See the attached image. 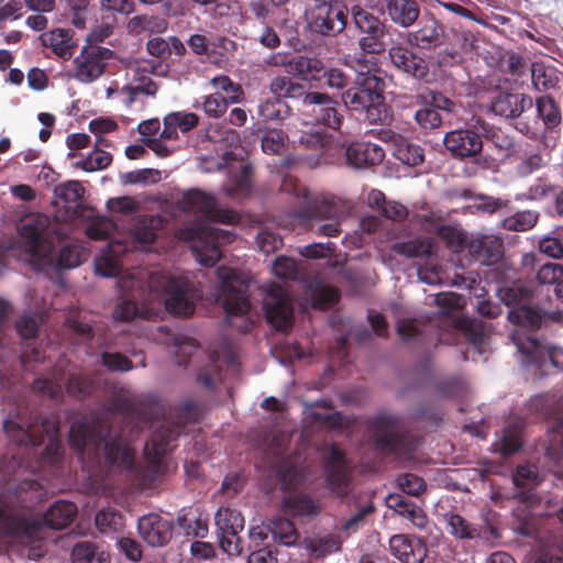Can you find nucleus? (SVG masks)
<instances>
[{
    "label": "nucleus",
    "instance_id": "f257e3e1",
    "mask_svg": "<svg viewBox=\"0 0 563 563\" xmlns=\"http://www.w3.org/2000/svg\"><path fill=\"white\" fill-rule=\"evenodd\" d=\"M41 490V484L33 478L7 485L0 495V539L33 544L44 538L46 527L62 530L74 521L77 506L71 501H55L42 517L25 510L27 504L40 499Z\"/></svg>",
    "mask_w": 563,
    "mask_h": 563
},
{
    "label": "nucleus",
    "instance_id": "f03ea898",
    "mask_svg": "<svg viewBox=\"0 0 563 563\" xmlns=\"http://www.w3.org/2000/svg\"><path fill=\"white\" fill-rule=\"evenodd\" d=\"M108 410L135 420L137 426L144 424L154 429L145 445L143 457H164L176 446L178 437L187 423H196L202 416L201 406L190 399L177 405L168 416L164 405L153 397L117 395L109 401Z\"/></svg>",
    "mask_w": 563,
    "mask_h": 563
},
{
    "label": "nucleus",
    "instance_id": "7ed1b4c3",
    "mask_svg": "<svg viewBox=\"0 0 563 563\" xmlns=\"http://www.w3.org/2000/svg\"><path fill=\"white\" fill-rule=\"evenodd\" d=\"M81 467L97 462L98 470L90 475L97 484L110 486L126 484L143 490L161 482L169 471L168 460H80Z\"/></svg>",
    "mask_w": 563,
    "mask_h": 563
},
{
    "label": "nucleus",
    "instance_id": "20e7f679",
    "mask_svg": "<svg viewBox=\"0 0 563 563\" xmlns=\"http://www.w3.org/2000/svg\"><path fill=\"white\" fill-rule=\"evenodd\" d=\"M385 80L371 70L358 71L352 85L342 91L344 107L353 112L365 113L371 124H387L391 117L385 102Z\"/></svg>",
    "mask_w": 563,
    "mask_h": 563
},
{
    "label": "nucleus",
    "instance_id": "39448f33",
    "mask_svg": "<svg viewBox=\"0 0 563 563\" xmlns=\"http://www.w3.org/2000/svg\"><path fill=\"white\" fill-rule=\"evenodd\" d=\"M366 428L378 452L411 454L419 445V438L407 431L396 415L379 412L367 419Z\"/></svg>",
    "mask_w": 563,
    "mask_h": 563
},
{
    "label": "nucleus",
    "instance_id": "423d86ee",
    "mask_svg": "<svg viewBox=\"0 0 563 563\" xmlns=\"http://www.w3.org/2000/svg\"><path fill=\"white\" fill-rule=\"evenodd\" d=\"M526 409L534 419L552 421L545 457H563V397L536 395L527 401Z\"/></svg>",
    "mask_w": 563,
    "mask_h": 563
},
{
    "label": "nucleus",
    "instance_id": "0eeeda50",
    "mask_svg": "<svg viewBox=\"0 0 563 563\" xmlns=\"http://www.w3.org/2000/svg\"><path fill=\"white\" fill-rule=\"evenodd\" d=\"M483 136L494 139L496 133L484 119L473 118L467 128L445 133L443 145L453 158L464 161L482 152Z\"/></svg>",
    "mask_w": 563,
    "mask_h": 563
},
{
    "label": "nucleus",
    "instance_id": "6e6552de",
    "mask_svg": "<svg viewBox=\"0 0 563 563\" xmlns=\"http://www.w3.org/2000/svg\"><path fill=\"white\" fill-rule=\"evenodd\" d=\"M351 16L358 32L357 47L364 56H379L388 48L386 36L388 26L373 12L355 4L351 8Z\"/></svg>",
    "mask_w": 563,
    "mask_h": 563
},
{
    "label": "nucleus",
    "instance_id": "1a4fd4ad",
    "mask_svg": "<svg viewBox=\"0 0 563 563\" xmlns=\"http://www.w3.org/2000/svg\"><path fill=\"white\" fill-rule=\"evenodd\" d=\"M303 18L312 33L321 36H336L346 29L349 9L343 1L325 0L307 9Z\"/></svg>",
    "mask_w": 563,
    "mask_h": 563
},
{
    "label": "nucleus",
    "instance_id": "9d476101",
    "mask_svg": "<svg viewBox=\"0 0 563 563\" xmlns=\"http://www.w3.org/2000/svg\"><path fill=\"white\" fill-rule=\"evenodd\" d=\"M307 460H261L257 468L267 467L266 479L272 487L280 486L284 492H290L305 485L311 478Z\"/></svg>",
    "mask_w": 563,
    "mask_h": 563
},
{
    "label": "nucleus",
    "instance_id": "9b49d317",
    "mask_svg": "<svg viewBox=\"0 0 563 563\" xmlns=\"http://www.w3.org/2000/svg\"><path fill=\"white\" fill-rule=\"evenodd\" d=\"M151 287L162 291L166 310L169 313L176 316L194 313V288L188 279L162 275L158 278H152Z\"/></svg>",
    "mask_w": 563,
    "mask_h": 563
},
{
    "label": "nucleus",
    "instance_id": "f8f14e48",
    "mask_svg": "<svg viewBox=\"0 0 563 563\" xmlns=\"http://www.w3.org/2000/svg\"><path fill=\"white\" fill-rule=\"evenodd\" d=\"M7 435L18 445H37L42 442L41 434L36 429L41 428L46 433L49 432L47 421L35 410L18 407L14 415H10L3 422Z\"/></svg>",
    "mask_w": 563,
    "mask_h": 563
},
{
    "label": "nucleus",
    "instance_id": "ddd939ff",
    "mask_svg": "<svg viewBox=\"0 0 563 563\" xmlns=\"http://www.w3.org/2000/svg\"><path fill=\"white\" fill-rule=\"evenodd\" d=\"M511 342L520 355V362L525 366H537L541 368L547 360L558 368L563 369V349L551 345L544 346L539 340L532 335H526L522 331L517 330L511 334Z\"/></svg>",
    "mask_w": 563,
    "mask_h": 563
},
{
    "label": "nucleus",
    "instance_id": "4468645a",
    "mask_svg": "<svg viewBox=\"0 0 563 563\" xmlns=\"http://www.w3.org/2000/svg\"><path fill=\"white\" fill-rule=\"evenodd\" d=\"M220 280L219 300L229 316L246 314L251 308L247 298L246 284L240 278L236 271L230 267L220 266L217 269Z\"/></svg>",
    "mask_w": 563,
    "mask_h": 563
},
{
    "label": "nucleus",
    "instance_id": "2eb2a0df",
    "mask_svg": "<svg viewBox=\"0 0 563 563\" xmlns=\"http://www.w3.org/2000/svg\"><path fill=\"white\" fill-rule=\"evenodd\" d=\"M178 207L184 212L199 213L209 220L224 224H234L241 219L234 210L218 208L216 197L198 188L183 192L178 200Z\"/></svg>",
    "mask_w": 563,
    "mask_h": 563
},
{
    "label": "nucleus",
    "instance_id": "dca6fc26",
    "mask_svg": "<svg viewBox=\"0 0 563 563\" xmlns=\"http://www.w3.org/2000/svg\"><path fill=\"white\" fill-rule=\"evenodd\" d=\"M112 433L110 429L100 423H88L86 421H75L69 429V444L79 454L86 450L104 451L103 457H113L109 452L112 445Z\"/></svg>",
    "mask_w": 563,
    "mask_h": 563
},
{
    "label": "nucleus",
    "instance_id": "f3484780",
    "mask_svg": "<svg viewBox=\"0 0 563 563\" xmlns=\"http://www.w3.org/2000/svg\"><path fill=\"white\" fill-rule=\"evenodd\" d=\"M113 57V52L107 47L87 44L73 60L74 68L69 77L89 84L101 77L107 62Z\"/></svg>",
    "mask_w": 563,
    "mask_h": 563
},
{
    "label": "nucleus",
    "instance_id": "a211bd4d",
    "mask_svg": "<svg viewBox=\"0 0 563 563\" xmlns=\"http://www.w3.org/2000/svg\"><path fill=\"white\" fill-rule=\"evenodd\" d=\"M263 309L267 322L277 331H288L292 325L294 307L285 289L272 283L267 286Z\"/></svg>",
    "mask_w": 563,
    "mask_h": 563
},
{
    "label": "nucleus",
    "instance_id": "6ab92c4d",
    "mask_svg": "<svg viewBox=\"0 0 563 563\" xmlns=\"http://www.w3.org/2000/svg\"><path fill=\"white\" fill-rule=\"evenodd\" d=\"M235 235L227 230L203 227L190 250L195 258L206 267L214 266L221 258V244L233 242Z\"/></svg>",
    "mask_w": 563,
    "mask_h": 563
},
{
    "label": "nucleus",
    "instance_id": "aec40b11",
    "mask_svg": "<svg viewBox=\"0 0 563 563\" xmlns=\"http://www.w3.org/2000/svg\"><path fill=\"white\" fill-rule=\"evenodd\" d=\"M214 521L221 549L230 555L242 551L240 532L244 529V517L230 507H220Z\"/></svg>",
    "mask_w": 563,
    "mask_h": 563
},
{
    "label": "nucleus",
    "instance_id": "412c9836",
    "mask_svg": "<svg viewBox=\"0 0 563 563\" xmlns=\"http://www.w3.org/2000/svg\"><path fill=\"white\" fill-rule=\"evenodd\" d=\"M303 109L313 117L316 122L332 130H339L344 120L339 111V101L327 92H308L303 100Z\"/></svg>",
    "mask_w": 563,
    "mask_h": 563
},
{
    "label": "nucleus",
    "instance_id": "4be33fe9",
    "mask_svg": "<svg viewBox=\"0 0 563 563\" xmlns=\"http://www.w3.org/2000/svg\"><path fill=\"white\" fill-rule=\"evenodd\" d=\"M391 65L399 71L420 81H428L429 66L426 59L400 43L387 48Z\"/></svg>",
    "mask_w": 563,
    "mask_h": 563
},
{
    "label": "nucleus",
    "instance_id": "5701e85b",
    "mask_svg": "<svg viewBox=\"0 0 563 563\" xmlns=\"http://www.w3.org/2000/svg\"><path fill=\"white\" fill-rule=\"evenodd\" d=\"M350 460H324V486L336 498L344 499L353 489Z\"/></svg>",
    "mask_w": 563,
    "mask_h": 563
},
{
    "label": "nucleus",
    "instance_id": "b1692460",
    "mask_svg": "<svg viewBox=\"0 0 563 563\" xmlns=\"http://www.w3.org/2000/svg\"><path fill=\"white\" fill-rule=\"evenodd\" d=\"M336 151L340 152L345 164L353 168L376 166L385 158L383 147L367 141H355L345 147H336Z\"/></svg>",
    "mask_w": 563,
    "mask_h": 563
},
{
    "label": "nucleus",
    "instance_id": "393cba45",
    "mask_svg": "<svg viewBox=\"0 0 563 563\" xmlns=\"http://www.w3.org/2000/svg\"><path fill=\"white\" fill-rule=\"evenodd\" d=\"M268 64L282 65L287 68V71L294 76L299 77L305 81H317L321 79V74L324 69V63L316 57L308 55H295L288 58L286 55L278 54L273 56Z\"/></svg>",
    "mask_w": 563,
    "mask_h": 563
},
{
    "label": "nucleus",
    "instance_id": "a878e982",
    "mask_svg": "<svg viewBox=\"0 0 563 563\" xmlns=\"http://www.w3.org/2000/svg\"><path fill=\"white\" fill-rule=\"evenodd\" d=\"M389 550L401 563H423L428 554L426 541L408 533L394 534L389 539Z\"/></svg>",
    "mask_w": 563,
    "mask_h": 563
},
{
    "label": "nucleus",
    "instance_id": "bb28decb",
    "mask_svg": "<svg viewBox=\"0 0 563 563\" xmlns=\"http://www.w3.org/2000/svg\"><path fill=\"white\" fill-rule=\"evenodd\" d=\"M49 223V218L42 213H33L22 219L18 231L32 255L45 256L43 235Z\"/></svg>",
    "mask_w": 563,
    "mask_h": 563
},
{
    "label": "nucleus",
    "instance_id": "cd10ccee",
    "mask_svg": "<svg viewBox=\"0 0 563 563\" xmlns=\"http://www.w3.org/2000/svg\"><path fill=\"white\" fill-rule=\"evenodd\" d=\"M386 506L407 526L423 531L430 525L423 508L400 494H389L386 497Z\"/></svg>",
    "mask_w": 563,
    "mask_h": 563
},
{
    "label": "nucleus",
    "instance_id": "c85d7f7f",
    "mask_svg": "<svg viewBox=\"0 0 563 563\" xmlns=\"http://www.w3.org/2000/svg\"><path fill=\"white\" fill-rule=\"evenodd\" d=\"M137 529L148 545L164 547L173 537L174 523L157 514H148L139 519Z\"/></svg>",
    "mask_w": 563,
    "mask_h": 563
},
{
    "label": "nucleus",
    "instance_id": "c756f323",
    "mask_svg": "<svg viewBox=\"0 0 563 563\" xmlns=\"http://www.w3.org/2000/svg\"><path fill=\"white\" fill-rule=\"evenodd\" d=\"M60 378L65 380L66 393L78 400L90 397L98 388L96 375L75 365L64 368Z\"/></svg>",
    "mask_w": 563,
    "mask_h": 563
},
{
    "label": "nucleus",
    "instance_id": "7c9ffc66",
    "mask_svg": "<svg viewBox=\"0 0 563 563\" xmlns=\"http://www.w3.org/2000/svg\"><path fill=\"white\" fill-rule=\"evenodd\" d=\"M467 251L476 262L495 265L504 256V241L496 235H481L470 240Z\"/></svg>",
    "mask_w": 563,
    "mask_h": 563
},
{
    "label": "nucleus",
    "instance_id": "2f4dec72",
    "mask_svg": "<svg viewBox=\"0 0 563 563\" xmlns=\"http://www.w3.org/2000/svg\"><path fill=\"white\" fill-rule=\"evenodd\" d=\"M251 439L254 444L265 453H271L272 457H284L289 437L274 426H261L252 431Z\"/></svg>",
    "mask_w": 563,
    "mask_h": 563
},
{
    "label": "nucleus",
    "instance_id": "473e14b6",
    "mask_svg": "<svg viewBox=\"0 0 563 563\" xmlns=\"http://www.w3.org/2000/svg\"><path fill=\"white\" fill-rule=\"evenodd\" d=\"M532 107V99L523 93L498 92L490 102L492 111L506 119L519 118L526 108Z\"/></svg>",
    "mask_w": 563,
    "mask_h": 563
},
{
    "label": "nucleus",
    "instance_id": "72a5a7b5",
    "mask_svg": "<svg viewBox=\"0 0 563 563\" xmlns=\"http://www.w3.org/2000/svg\"><path fill=\"white\" fill-rule=\"evenodd\" d=\"M343 540L339 533H317L305 538L302 545L310 560L319 561L341 551Z\"/></svg>",
    "mask_w": 563,
    "mask_h": 563
},
{
    "label": "nucleus",
    "instance_id": "f704fd0d",
    "mask_svg": "<svg viewBox=\"0 0 563 563\" xmlns=\"http://www.w3.org/2000/svg\"><path fill=\"white\" fill-rule=\"evenodd\" d=\"M41 43L44 47H48L52 52L63 60L73 57L77 43L74 40L71 30L55 29L41 34Z\"/></svg>",
    "mask_w": 563,
    "mask_h": 563
},
{
    "label": "nucleus",
    "instance_id": "c9c22d12",
    "mask_svg": "<svg viewBox=\"0 0 563 563\" xmlns=\"http://www.w3.org/2000/svg\"><path fill=\"white\" fill-rule=\"evenodd\" d=\"M154 316V309L139 303L134 294L120 296L112 311L113 319L120 322H130L137 318L151 319Z\"/></svg>",
    "mask_w": 563,
    "mask_h": 563
},
{
    "label": "nucleus",
    "instance_id": "e433bc0d",
    "mask_svg": "<svg viewBox=\"0 0 563 563\" xmlns=\"http://www.w3.org/2000/svg\"><path fill=\"white\" fill-rule=\"evenodd\" d=\"M443 29L435 20L427 21L421 27L407 33L406 42L420 49H433L442 44Z\"/></svg>",
    "mask_w": 563,
    "mask_h": 563
},
{
    "label": "nucleus",
    "instance_id": "4c0bfd02",
    "mask_svg": "<svg viewBox=\"0 0 563 563\" xmlns=\"http://www.w3.org/2000/svg\"><path fill=\"white\" fill-rule=\"evenodd\" d=\"M386 12L396 25L409 27L418 20L420 5L416 0H386Z\"/></svg>",
    "mask_w": 563,
    "mask_h": 563
},
{
    "label": "nucleus",
    "instance_id": "58836bf2",
    "mask_svg": "<svg viewBox=\"0 0 563 563\" xmlns=\"http://www.w3.org/2000/svg\"><path fill=\"white\" fill-rule=\"evenodd\" d=\"M526 419L519 416H510L506 421L500 439V450L504 455L517 453L523 444V431Z\"/></svg>",
    "mask_w": 563,
    "mask_h": 563
},
{
    "label": "nucleus",
    "instance_id": "ea45409f",
    "mask_svg": "<svg viewBox=\"0 0 563 563\" xmlns=\"http://www.w3.org/2000/svg\"><path fill=\"white\" fill-rule=\"evenodd\" d=\"M342 213V206L334 197H322L316 200L311 208L295 213V217L302 222H309L311 220L336 219Z\"/></svg>",
    "mask_w": 563,
    "mask_h": 563
},
{
    "label": "nucleus",
    "instance_id": "a19ab883",
    "mask_svg": "<svg viewBox=\"0 0 563 563\" xmlns=\"http://www.w3.org/2000/svg\"><path fill=\"white\" fill-rule=\"evenodd\" d=\"M283 508L295 517H314L320 512L319 504L308 494H290L283 499Z\"/></svg>",
    "mask_w": 563,
    "mask_h": 563
},
{
    "label": "nucleus",
    "instance_id": "79ce46f5",
    "mask_svg": "<svg viewBox=\"0 0 563 563\" xmlns=\"http://www.w3.org/2000/svg\"><path fill=\"white\" fill-rule=\"evenodd\" d=\"M537 117L543 122L545 131H553L562 123V112L559 103L550 95L536 99Z\"/></svg>",
    "mask_w": 563,
    "mask_h": 563
},
{
    "label": "nucleus",
    "instance_id": "37998d69",
    "mask_svg": "<svg viewBox=\"0 0 563 563\" xmlns=\"http://www.w3.org/2000/svg\"><path fill=\"white\" fill-rule=\"evenodd\" d=\"M269 91L272 95L280 98V100H300L302 106L305 97L309 92L306 90L305 85L294 81L290 77L287 76H277L273 78L269 84Z\"/></svg>",
    "mask_w": 563,
    "mask_h": 563
},
{
    "label": "nucleus",
    "instance_id": "c03bdc74",
    "mask_svg": "<svg viewBox=\"0 0 563 563\" xmlns=\"http://www.w3.org/2000/svg\"><path fill=\"white\" fill-rule=\"evenodd\" d=\"M532 86L537 91H548L556 88L560 71L543 62H534L530 66Z\"/></svg>",
    "mask_w": 563,
    "mask_h": 563
},
{
    "label": "nucleus",
    "instance_id": "a18cd8bd",
    "mask_svg": "<svg viewBox=\"0 0 563 563\" xmlns=\"http://www.w3.org/2000/svg\"><path fill=\"white\" fill-rule=\"evenodd\" d=\"M271 538L274 543L292 547L299 540V532L292 521L277 517L269 521Z\"/></svg>",
    "mask_w": 563,
    "mask_h": 563
},
{
    "label": "nucleus",
    "instance_id": "49530a36",
    "mask_svg": "<svg viewBox=\"0 0 563 563\" xmlns=\"http://www.w3.org/2000/svg\"><path fill=\"white\" fill-rule=\"evenodd\" d=\"M433 241L430 238H417L408 241L396 242L391 250L407 258H424L432 253Z\"/></svg>",
    "mask_w": 563,
    "mask_h": 563
},
{
    "label": "nucleus",
    "instance_id": "de8ad7c7",
    "mask_svg": "<svg viewBox=\"0 0 563 563\" xmlns=\"http://www.w3.org/2000/svg\"><path fill=\"white\" fill-rule=\"evenodd\" d=\"M71 563H109V555L95 542L79 541L70 553Z\"/></svg>",
    "mask_w": 563,
    "mask_h": 563
},
{
    "label": "nucleus",
    "instance_id": "09e8293b",
    "mask_svg": "<svg viewBox=\"0 0 563 563\" xmlns=\"http://www.w3.org/2000/svg\"><path fill=\"white\" fill-rule=\"evenodd\" d=\"M507 318L512 324L518 327L510 334H512L517 330H520L526 335H530L529 333H527L525 328H537L541 324L542 321V317L539 310L527 305L514 307L508 311ZM509 339L511 340V335H509Z\"/></svg>",
    "mask_w": 563,
    "mask_h": 563
},
{
    "label": "nucleus",
    "instance_id": "8fccbe9b",
    "mask_svg": "<svg viewBox=\"0 0 563 563\" xmlns=\"http://www.w3.org/2000/svg\"><path fill=\"white\" fill-rule=\"evenodd\" d=\"M128 31L132 34H141L144 32L148 33H164L168 27V22L166 19L157 16V15H135L128 22Z\"/></svg>",
    "mask_w": 563,
    "mask_h": 563
},
{
    "label": "nucleus",
    "instance_id": "3c124183",
    "mask_svg": "<svg viewBox=\"0 0 563 563\" xmlns=\"http://www.w3.org/2000/svg\"><path fill=\"white\" fill-rule=\"evenodd\" d=\"M393 155L404 165L415 167L420 165L423 159V148L417 144L410 143L407 139H398L397 144L393 148Z\"/></svg>",
    "mask_w": 563,
    "mask_h": 563
},
{
    "label": "nucleus",
    "instance_id": "603ef678",
    "mask_svg": "<svg viewBox=\"0 0 563 563\" xmlns=\"http://www.w3.org/2000/svg\"><path fill=\"white\" fill-rule=\"evenodd\" d=\"M444 519L449 533L456 539L472 540L481 534L479 528L476 525L467 521L459 514L449 512L444 515Z\"/></svg>",
    "mask_w": 563,
    "mask_h": 563
},
{
    "label": "nucleus",
    "instance_id": "864d4df0",
    "mask_svg": "<svg viewBox=\"0 0 563 563\" xmlns=\"http://www.w3.org/2000/svg\"><path fill=\"white\" fill-rule=\"evenodd\" d=\"M258 114L264 120L282 121L291 114V108L277 96L266 98L258 104Z\"/></svg>",
    "mask_w": 563,
    "mask_h": 563
},
{
    "label": "nucleus",
    "instance_id": "5fc2aeb1",
    "mask_svg": "<svg viewBox=\"0 0 563 563\" xmlns=\"http://www.w3.org/2000/svg\"><path fill=\"white\" fill-rule=\"evenodd\" d=\"M252 183L253 166L250 163H245L241 166L240 174L230 180L227 194L234 198L247 197L252 191Z\"/></svg>",
    "mask_w": 563,
    "mask_h": 563
},
{
    "label": "nucleus",
    "instance_id": "6e6d98bb",
    "mask_svg": "<svg viewBox=\"0 0 563 563\" xmlns=\"http://www.w3.org/2000/svg\"><path fill=\"white\" fill-rule=\"evenodd\" d=\"M539 212L532 210L518 211L501 221V228L507 231L525 232L532 229L539 220Z\"/></svg>",
    "mask_w": 563,
    "mask_h": 563
},
{
    "label": "nucleus",
    "instance_id": "4d7b16f0",
    "mask_svg": "<svg viewBox=\"0 0 563 563\" xmlns=\"http://www.w3.org/2000/svg\"><path fill=\"white\" fill-rule=\"evenodd\" d=\"M216 89L213 93L223 95L229 102L240 103L244 99V91L240 84L234 82L228 76H217L210 81Z\"/></svg>",
    "mask_w": 563,
    "mask_h": 563
},
{
    "label": "nucleus",
    "instance_id": "13d9d810",
    "mask_svg": "<svg viewBox=\"0 0 563 563\" xmlns=\"http://www.w3.org/2000/svg\"><path fill=\"white\" fill-rule=\"evenodd\" d=\"M159 223V218L152 216L142 217L134 230L135 239L143 244L154 243L157 239L156 228Z\"/></svg>",
    "mask_w": 563,
    "mask_h": 563
},
{
    "label": "nucleus",
    "instance_id": "bf43d9fd",
    "mask_svg": "<svg viewBox=\"0 0 563 563\" xmlns=\"http://www.w3.org/2000/svg\"><path fill=\"white\" fill-rule=\"evenodd\" d=\"M299 142L307 148L322 151L323 155L336 151V147L330 144V136L322 131L305 132Z\"/></svg>",
    "mask_w": 563,
    "mask_h": 563
},
{
    "label": "nucleus",
    "instance_id": "052dcab7",
    "mask_svg": "<svg viewBox=\"0 0 563 563\" xmlns=\"http://www.w3.org/2000/svg\"><path fill=\"white\" fill-rule=\"evenodd\" d=\"M287 134L279 129H271L262 137L261 146L264 153L271 155L280 154L286 144Z\"/></svg>",
    "mask_w": 563,
    "mask_h": 563
},
{
    "label": "nucleus",
    "instance_id": "680f3d73",
    "mask_svg": "<svg viewBox=\"0 0 563 563\" xmlns=\"http://www.w3.org/2000/svg\"><path fill=\"white\" fill-rule=\"evenodd\" d=\"M339 299L340 294L335 288L328 286L320 280L316 283V288L312 294V308L322 309L328 305L338 302Z\"/></svg>",
    "mask_w": 563,
    "mask_h": 563
},
{
    "label": "nucleus",
    "instance_id": "e2e57ef3",
    "mask_svg": "<svg viewBox=\"0 0 563 563\" xmlns=\"http://www.w3.org/2000/svg\"><path fill=\"white\" fill-rule=\"evenodd\" d=\"M95 523L101 533L117 531L122 526V516L115 509H102L97 512Z\"/></svg>",
    "mask_w": 563,
    "mask_h": 563
},
{
    "label": "nucleus",
    "instance_id": "0e129e2a",
    "mask_svg": "<svg viewBox=\"0 0 563 563\" xmlns=\"http://www.w3.org/2000/svg\"><path fill=\"white\" fill-rule=\"evenodd\" d=\"M396 332L404 342L423 341L424 331L416 319L402 318L397 321Z\"/></svg>",
    "mask_w": 563,
    "mask_h": 563
},
{
    "label": "nucleus",
    "instance_id": "69168bd1",
    "mask_svg": "<svg viewBox=\"0 0 563 563\" xmlns=\"http://www.w3.org/2000/svg\"><path fill=\"white\" fill-rule=\"evenodd\" d=\"M111 162L112 155L110 153L95 148L85 159L77 162L76 166L90 173L107 168Z\"/></svg>",
    "mask_w": 563,
    "mask_h": 563
},
{
    "label": "nucleus",
    "instance_id": "338daca9",
    "mask_svg": "<svg viewBox=\"0 0 563 563\" xmlns=\"http://www.w3.org/2000/svg\"><path fill=\"white\" fill-rule=\"evenodd\" d=\"M397 486L401 492L410 496H420L427 489L426 481L412 473H405L398 475L396 479Z\"/></svg>",
    "mask_w": 563,
    "mask_h": 563
},
{
    "label": "nucleus",
    "instance_id": "774afa93",
    "mask_svg": "<svg viewBox=\"0 0 563 563\" xmlns=\"http://www.w3.org/2000/svg\"><path fill=\"white\" fill-rule=\"evenodd\" d=\"M81 255L82 252L78 245L66 244L60 247L56 257V264L63 269L77 267L82 262Z\"/></svg>",
    "mask_w": 563,
    "mask_h": 563
}]
</instances>
